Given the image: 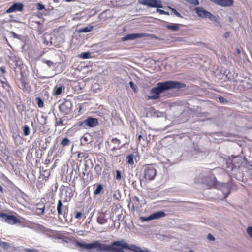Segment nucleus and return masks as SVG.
I'll list each match as a JSON object with an SVG mask.
<instances>
[{"instance_id":"49","label":"nucleus","mask_w":252,"mask_h":252,"mask_svg":"<svg viewBox=\"0 0 252 252\" xmlns=\"http://www.w3.org/2000/svg\"><path fill=\"white\" fill-rule=\"evenodd\" d=\"M0 70L3 73H5L6 72V71H5V68L4 67H1L0 68Z\"/></svg>"},{"instance_id":"64","label":"nucleus","mask_w":252,"mask_h":252,"mask_svg":"<svg viewBox=\"0 0 252 252\" xmlns=\"http://www.w3.org/2000/svg\"><path fill=\"white\" fill-rule=\"evenodd\" d=\"M85 168H86V167H87V164H85Z\"/></svg>"},{"instance_id":"20","label":"nucleus","mask_w":252,"mask_h":252,"mask_svg":"<svg viewBox=\"0 0 252 252\" xmlns=\"http://www.w3.org/2000/svg\"><path fill=\"white\" fill-rule=\"evenodd\" d=\"M41 61L43 63L46 64L49 68L52 70H55L56 68L57 62L54 63L46 59H42Z\"/></svg>"},{"instance_id":"27","label":"nucleus","mask_w":252,"mask_h":252,"mask_svg":"<svg viewBox=\"0 0 252 252\" xmlns=\"http://www.w3.org/2000/svg\"><path fill=\"white\" fill-rule=\"evenodd\" d=\"M153 116L156 118L165 117V113L159 111H154L153 112Z\"/></svg>"},{"instance_id":"56","label":"nucleus","mask_w":252,"mask_h":252,"mask_svg":"<svg viewBox=\"0 0 252 252\" xmlns=\"http://www.w3.org/2000/svg\"><path fill=\"white\" fill-rule=\"evenodd\" d=\"M117 149V147H114L112 148V150L113 151H115V150H116Z\"/></svg>"},{"instance_id":"3","label":"nucleus","mask_w":252,"mask_h":252,"mask_svg":"<svg viewBox=\"0 0 252 252\" xmlns=\"http://www.w3.org/2000/svg\"><path fill=\"white\" fill-rule=\"evenodd\" d=\"M245 160L246 158L241 156H232L231 158H229L226 161V171L231 174L240 172Z\"/></svg>"},{"instance_id":"53","label":"nucleus","mask_w":252,"mask_h":252,"mask_svg":"<svg viewBox=\"0 0 252 252\" xmlns=\"http://www.w3.org/2000/svg\"><path fill=\"white\" fill-rule=\"evenodd\" d=\"M42 118L44 119L45 120V121L44 122L43 124H46V117L45 116H44L43 115H42Z\"/></svg>"},{"instance_id":"12","label":"nucleus","mask_w":252,"mask_h":252,"mask_svg":"<svg viewBox=\"0 0 252 252\" xmlns=\"http://www.w3.org/2000/svg\"><path fill=\"white\" fill-rule=\"evenodd\" d=\"M57 211L59 216L63 215L64 217H65L67 215L68 208L66 206H63L61 200H59L58 202Z\"/></svg>"},{"instance_id":"33","label":"nucleus","mask_w":252,"mask_h":252,"mask_svg":"<svg viewBox=\"0 0 252 252\" xmlns=\"http://www.w3.org/2000/svg\"><path fill=\"white\" fill-rule=\"evenodd\" d=\"M129 85L134 93H136L137 92V86L134 84V83L133 81H130L129 82Z\"/></svg>"},{"instance_id":"21","label":"nucleus","mask_w":252,"mask_h":252,"mask_svg":"<svg viewBox=\"0 0 252 252\" xmlns=\"http://www.w3.org/2000/svg\"><path fill=\"white\" fill-rule=\"evenodd\" d=\"M105 213L101 212L97 218V222L101 225H103L107 222V219L105 217Z\"/></svg>"},{"instance_id":"35","label":"nucleus","mask_w":252,"mask_h":252,"mask_svg":"<svg viewBox=\"0 0 252 252\" xmlns=\"http://www.w3.org/2000/svg\"><path fill=\"white\" fill-rule=\"evenodd\" d=\"M244 164L242 165V168H246V169L247 170H252V165L248 163H246V161L244 162Z\"/></svg>"},{"instance_id":"48","label":"nucleus","mask_w":252,"mask_h":252,"mask_svg":"<svg viewBox=\"0 0 252 252\" xmlns=\"http://www.w3.org/2000/svg\"><path fill=\"white\" fill-rule=\"evenodd\" d=\"M229 35H230V33H229V32H225V33L224 34V35H223V37H224V38H228V37L229 36Z\"/></svg>"},{"instance_id":"26","label":"nucleus","mask_w":252,"mask_h":252,"mask_svg":"<svg viewBox=\"0 0 252 252\" xmlns=\"http://www.w3.org/2000/svg\"><path fill=\"white\" fill-rule=\"evenodd\" d=\"M134 156L132 154H130L128 155L126 157V162L130 165H132L134 164L133 161Z\"/></svg>"},{"instance_id":"4","label":"nucleus","mask_w":252,"mask_h":252,"mask_svg":"<svg viewBox=\"0 0 252 252\" xmlns=\"http://www.w3.org/2000/svg\"><path fill=\"white\" fill-rule=\"evenodd\" d=\"M210 171L207 169L201 170L197 172L195 181L200 184L206 185L209 188L214 185V179L209 176Z\"/></svg>"},{"instance_id":"30","label":"nucleus","mask_w":252,"mask_h":252,"mask_svg":"<svg viewBox=\"0 0 252 252\" xmlns=\"http://www.w3.org/2000/svg\"><path fill=\"white\" fill-rule=\"evenodd\" d=\"M71 143L70 140L67 138H64L61 142L60 144L63 147H65Z\"/></svg>"},{"instance_id":"41","label":"nucleus","mask_w":252,"mask_h":252,"mask_svg":"<svg viewBox=\"0 0 252 252\" xmlns=\"http://www.w3.org/2000/svg\"><path fill=\"white\" fill-rule=\"evenodd\" d=\"M111 142L117 145H119L120 143V140L117 138H113L111 139Z\"/></svg>"},{"instance_id":"14","label":"nucleus","mask_w":252,"mask_h":252,"mask_svg":"<svg viewBox=\"0 0 252 252\" xmlns=\"http://www.w3.org/2000/svg\"><path fill=\"white\" fill-rule=\"evenodd\" d=\"M143 36V33H130L125 35L124 37L121 38V40L123 41H126L128 40H132L137 38H141Z\"/></svg>"},{"instance_id":"55","label":"nucleus","mask_w":252,"mask_h":252,"mask_svg":"<svg viewBox=\"0 0 252 252\" xmlns=\"http://www.w3.org/2000/svg\"><path fill=\"white\" fill-rule=\"evenodd\" d=\"M229 21L232 22L233 21V19L232 17H229Z\"/></svg>"},{"instance_id":"2","label":"nucleus","mask_w":252,"mask_h":252,"mask_svg":"<svg viewBox=\"0 0 252 252\" xmlns=\"http://www.w3.org/2000/svg\"><path fill=\"white\" fill-rule=\"evenodd\" d=\"M186 87L184 83L168 80L163 82H160L157 84L156 87H153L150 91V94L152 95L146 96L147 100H156L160 98V94L167 90L181 89Z\"/></svg>"},{"instance_id":"17","label":"nucleus","mask_w":252,"mask_h":252,"mask_svg":"<svg viewBox=\"0 0 252 252\" xmlns=\"http://www.w3.org/2000/svg\"><path fill=\"white\" fill-rule=\"evenodd\" d=\"M62 194L64 192L65 200L66 201H69L73 195V190L70 187H67L65 189L63 190Z\"/></svg>"},{"instance_id":"38","label":"nucleus","mask_w":252,"mask_h":252,"mask_svg":"<svg viewBox=\"0 0 252 252\" xmlns=\"http://www.w3.org/2000/svg\"><path fill=\"white\" fill-rule=\"evenodd\" d=\"M0 246L5 249L8 248L9 244L6 242H1L0 243Z\"/></svg>"},{"instance_id":"60","label":"nucleus","mask_w":252,"mask_h":252,"mask_svg":"<svg viewBox=\"0 0 252 252\" xmlns=\"http://www.w3.org/2000/svg\"><path fill=\"white\" fill-rule=\"evenodd\" d=\"M40 78H41V79H45V78H47V77H39Z\"/></svg>"},{"instance_id":"45","label":"nucleus","mask_w":252,"mask_h":252,"mask_svg":"<svg viewBox=\"0 0 252 252\" xmlns=\"http://www.w3.org/2000/svg\"><path fill=\"white\" fill-rule=\"evenodd\" d=\"M55 125L56 126L64 125V124H63V121L62 120V119L60 118L58 121H57L56 122Z\"/></svg>"},{"instance_id":"37","label":"nucleus","mask_w":252,"mask_h":252,"mask_svg":"<svg viewBox=\"0 0 252 252\" xmlns=\"http://www.w3.org/2000/svg\"><path fill=\"white\" fill-rule=\"evenodd\" d=\"M156 11L159 13L160 14L166 15H169V13L168 12H166L163 10L160 9L159 8H157Z\"/></svg>"},{"instance_id":"25","label":"nucleus","mask_w":252,"mask_h":252,"mask_svg":"<svg viewBox=\"0 0 252 252\" xmlns=\"http://www.w3.org/2000/svg\"><path fill=\"white\" fill-rule=\"evenodd\" d=\"M78 57L82 59H87L91 58V53L89 52H82Z\"/></svg>"},{"instance_id":"62","label":"nucleus","mask_w":252,"mask_h":252,"mask_svg":"<svg viewBox=\"0 0 252 252\" xmlns=\"http://www.w3.org/2000/svg\"><path fill=\"white\" fill-rule=\"evenodd\" d=\"M181 112L180 113H181V115H183V110H181Z\"/></svg>"},{"instance_id":"18","label":"nucleus","mask_w":252,"mask_h":252,"mask_svg":"<svg viewBox=\"0 0 252 252\" xmlns=\"http://www.w3.org/2000/svg\"><path fill=\"white\" fill-rule=\"evenodd\" d=\"M64 89L65 88L63 84H57L54 88L53 94L56 96L59 95L64 91Z\"/></svg>"},{"instance_id":"39","label":"nucleus","mask_w":252,"mask_h":252,"mask_svg":"<svg viewBox=\"0 0 252 252\" xmlns=\"http://www.w3.org/2000/svg\"><path fill=\"white\" fill-rule=\"evenodd\" d=\"M121 171L120 170H117L116 171V176L115 178L117 180H120L122 178V175H121Z\"/></svg>"},{"instance_id":"47","label":"nucleus","mask_w":252,"mask_h":252,"mask_svg":"<svg viewBox=\"0 0 252 252\" xmlns=\"http://www.w3.org/2000/svg\"><path fill=\"white\" fill-rule=\"evenodd\" d=\"M207 239L209 240V241H214L215 240V237H214L213 235H212V234H208L207 235Z\"/></svg>"},{"instance_id":"42","label":"nucleus","mask_w":252,"mask_h":252,"mask_svg":"<svg viewBox=\"0 0 252 252\" xmlns=\"http://www.w3.org/2000/svg\"><path fill=\"white\" fill-rule=\"evenodd\" d=\"M45 6L42 3H38L37 4V9L38 10H42L43 9H45Z\"/></svg>"},{"instance_id":"16","label":"nucleus","mask_w":252,"mask_h":252,"mask_svg":"<svg viewBox=\"0 0 252 252\" xmlns=\"http://www.w3.org/2000/svg\"><path fill=\"white\" fill-rule=\"evenodd\" d=\"M220 190L224 195V198H226L230 194L231 187L229 184L223 183L221 185Z\"/></svg>"},{"instance_id":"44","label":"nucleus","mask_w":252,"mask_h":252,"mask_svg":"<svg viewBox=\"0 0 252 252\" xmlns=\"http://www.w3.org/2000/svg\"><path fill=\"white\" fill-rule=\"evenodd\" d=\"M82 213L81 212H76L75 213L74 217L76 219H80L81 218Z\"/></svg>"},{"instance_id":"13","label":"nucleus","mask_w":252,"mask_h":252,"mask_svg":"<svg viewBox=\"0 0 252 252\" xmlns=\"http://www.w3.org/2000/svg\"><path fill=\"white\" fill-rule=\"evenodd\" d=\"M23 6L22 3H14L6 10V13H10L16 11H22L23 9Z\"/></svg>"},{"instance_id":"8","label":"nucleus","mask_w":252,"mask_h":252,"mask_svg":"<svg viewBox=\"0 0 252 252\" xmlns=\"http://www.w3.org/2000/svg\"><path fill=\"white\" fill-rule=\"evenodd\" d=\"M72 103L70 100H65L59 105V109L61 113L68 115L72 112Z\"/></svg>"},{"instance_id":"10","label":"nucleus","mask_w":252,"mask_h":252,"mask_svg":"<svg viewBox=\"0 0 252 252\" xmlns=\"http://www.w3.org/2000/svg\"><path fill=\"white\" fill-rule=\"evenodd\" d=\"M156 175V170L151 165L146 166L144 167V178L146 180H153Z\"/></svg>"},{"instance_id":"19","label":"nucleus","mask_w":252,"mask_h":252,"mask_svg":"<svg viewBox=\"0 0 252 252\" xmlns=\"http://www.w3.org/2000/svg\"><path fill=\"white\" fill-rule=\"evenodd\" d=\"M103 190L104 187L102 184L99 183L94 185V196L100 195L103 192Z\"/></svg>"},{"instance_id":"61","label":"nucleus","mask_w":252,"mask_h":252,"mask_svg":"<svg viewBox=\"0 0 252 252\" xmlns=\"http://www.w3.org/2000/svg\"><path fill=\"white\" fill-rule=\"evenodd\" d=\"M189 252H194V251L193 250H189Z\"/></svg>"},{"instance_id":"24","label":"nucleus","mask_w":252,"mask_h":252,"mask_svg":"<svg viewBox=\"0 0 252 252\" xmlns=\"http://www.w3.org/2000/svg\"><path fill=\"white\" fill-rule=\"evenodd\" d=\"M93 26L89 25L85 27L80 28L77 30V33H86L91 32L93 29Z\"/></svg>"},{"instance_id":"22","label":"nucleus","mask_w":252,"mask_h":252,"mask_svg":"<svg viewBox=\"0 0 252 252\" xmlns=\"http://www.w3.org/2000/svg\"><path fill=\"white\" fill-rule=\"evenodd\" d=\"M166 216V213L163 211H159L151 214L153 220L159 219Z\"/></svg>"},{"instance_id":"46","label":"nucleus","mask_w":252,"mask_h":252,"mask_svg":"<svg viewBox=\"0 0 252 252\" xmlns=\"http://www.w3.org/2000/svg\"><path fill=\"white\" fill-rule=\"evenodd\" d=\"M195 112L196 113V115L197 116H202V113L201 112V110L199 108H198L196 109V110Z\"/></svg>"},{"instance_id":"36","label":"nucleus","mask_w":252,"mask_h":252,"mask_svg":"<svg viewBox=\"0 0 252 252\" xmlns=\"http://www.w3.org/2000/svg\"><path fill=\"white\" fill-rule=\"evenodd\" d=\"M246 232L249 236L252 238V226H248L246 229Z\"/></svg>"},{"instance_id":"7","label":"nucleus","mask_w":252,"mask_h":252,"mask_svg":"<svg viewBox=\"0 0 252 252\" xmlns=\"http://www.w3.org/2000/svg\"><path fill=\"white\" fill-rule=\"evenodd\" d=\"M139 4L147 6L148 7L162 8L163 4L160 0H138Z\"/></svg>"},{"instance_id":"29","label":"nucleus","mask_w":252,"mask_h":252,"mask_svg":"<svg viewBox=\"0 0 252 252\" xmlns=\"http://www.w3.org/2000/svg\"><path fill=\"white\" fill-rule=\"evenodd\" d=\"M36 103L39 108H42L44 106V102L41 98L40 97H37L36 98Z\"/></svg>"},{"instance_id":"5","label":"nucleus","mask_w":252,"mask_h":252,"mask_svg":"<svg viewBox=\"0 0 252 252\" xmlns=\"http://www.w3.org/2000/svg\"><path fill=\"white\" fill-rule=\"evenodd\" d=\"M99 122L97 118L91 116L88 117L84 120L78 123V126L82 128L88 129L94 128L98 125Z\"/></svg>"},{"instance_id":"23","label":"nucleus","mask_w":252,"mask_h":252,"mask_svg":"<svg viewBox=\"0 0 252 252\" xmlns=\"http://www.w3.org/2000/svg\"><path fill=\"white\" fill-rule=\"evenodd\" d=\"M180 26V24L170 23L166 25L165 27L169 30L175 32L179 29Z\"/></svg>"},{"instance_id":"52","label":"nucleus","mask_w":252,"mask_h":252,"mask_svg":"<svg viewBox=\"0 0 252 252\" xmlns=\"http://www.w3.org/2000/svg\"><path fill=\"white\" fill-rule=\"evenodd\" d=\"M142 135H138V140H139V141H140V140H141V139H142Z\"/></svg>"},{"instance_id":"63","label":"nucleus","mask_w":252,"mask_h":252,"mask_svg":"<svg viewBox=\"0 0 252 252\" xmlns=\"http://www.w3.org/2000/svg\"><path fill=\"white\" fill-rule=\"evenodd\" d=\"M80 155H81V154H80V153L78 154V157H80Z\"/></svg>"},{"instance_id":"1","label":"nucleus","mask_w":252,"mask_h":252,"mask_svg":"<svg viewBox=\"0 0 252 252\" xmlns=\"http://www.w3.org/2000/svg\"><path fill=\"white\" fill-rule=\"evenodd\" d=\"M76 245L82 252L86 250L88 252H125V250H126L135 252H149L147 249L143 250L135 245L129 244L124 239L114 241L110 244L102 243L97 240L90 243L77 241Z\"/></svg>"},{"instance_id":"6","label":"nucleus","mask_w":252,"mask_h":252,"mask_svg":"<svg viewBox=\"0 0 252 252\" xmlns=\"http://www.w3.org/2000/svg\"><path fill=\"white\" fill-rule=\"evenodd\" d=\"M194 10L197 16L202 18H208L210 20L217 22L218 19L216 16H214L210 12L207 11L202 7H196Z\"/></svg>"},{"instance_id":"43","label":"nucleus","mask_w":252,"mask_h":252,"mask_svg":"<svg viewBox=\"0 0 252 252\" xmlns=\"http://www.w3.org/2000/svg\"><path fill=\"white\" fill-rule=\"evenodd\" d=\"M218 99L219 101L222 104H225L227 102V100L222 96L218 97Z\"/></svg>"},{"instance_id":"9","label":"nucleus","mask_w":252,"mask_h":252,"mask_svg":"<svg viewBox=\"0 0 252 252\" xmlns=\"http://www.w3.org/2000/svg\"><path fill=\"white\" fill-rule=\"evenodd\" d=\"M0 217L2 218V220L9 224H15L20 222V220L13 215L7 214L5 213L0 212Z\"/></svg>"},{"instance_id":"28","label":"nucleus","mask_w":252,"mask_h":252,"mask_svg":"<svg viewBox=\"0 0 252 252\" xmlns=\"http://www.w3.org/2000/svg\"><path fill=\"white\" fill-rule=\"evenodd\" d=\"M23 134L24 136H28L30 133V129L29 126L27 125H24L22 127Z\"/></svg>"},{"instance_id":"11","label":"nucleus","mask_w":252,"mask_h":252,"mask_svg":"<svg viewBox=\"0 0 252 252\" xmlns=\"http://www.w3.org/2000/svg\"><path fill=\"white\" fill-rule=\"evenodd\" d=\"M213 3L219 6L228 7H230L233 5V0H210Z\"/></svg>"},{"instance_id":"40","label":"nucleus","mask_w":252,"mask_h":252,"mask_svg":"<svg viewBox=\"0 0 252 252\" xmlns=\"http://www.w3.org/2000/svg\"><path fill=\"white\" fill-rule=\"evenodd\" d=\"M171 10L172 11V13L174 14H175L176 16L181 18L182 17L181 14L179 13L175 8H171Z\"/></svg>"},{"instance_id":"59","label":"nucleus","mask_w":252,"mask_h":252,"mask_svg":"<svg viewBox=\"0 0 252 252\" xmlns=\"http://www.w3.org/2000/svg\"><path fill=\"white\" fill-rule=\"evenodd\" d=\"M237 53L240 54V49H237Z\"/></svg>"},{"instance_id":"15","label":"nucleus","mask_w":252,"mask_h":252,"mask_svg":"<svg viewBox=\"0 0 252 252\" xmlns=\"http://www.w3.org/2000/svg\"><path fill=\"white\" fill-rule=\"evenodd\" d=\"M31 228L38 233H46L51 231V230L39 224H34Z\"/></svg>"},{"instance_id":"31","label":"nucleus","mask_w":252,"mask_h":252,"mask_svg":"<svg viewBox=\"0 0 252 252\" xmlns=\"http://www.w3.org/2000/svg\"><path fill=\"white\" fill-rule=\"evenodd\" d=\"M94 171L96 173L97 176H99L101 174L102 167L99 164H96L94 167Z\"/></svg>"},{"instance_id":"58","label":"nucleus","mask_w":252,"mask_h":252,"mask_svg":"<svg viewBox=\"0 0 252 252\" xmlns=\"http://www.w3.org/2000/svg\"><path fill=\"white\" fill-rule=\"evenodd\" d=\"M83 140H84L85 141H87V138L86 137H83Z\"/></svg>"},{"instance_id":"32","label":"nucleus","mask_w":252,"mask_h":252,"mask_svg":"<svg viewBox=\"0 0 252 252\" xmlns=\"http://www.w3.org/2000/svg\"><path fill=\"white\" fill-rule=\"evenodd\" d=\"M45 206H44L43 207H41V208H37L36 209V213L38 215H42L43 214H44V213L45 212Z\"/></svg>"},{"instance_id":"50","label":"nucleus","mask_w":252,"mask_h":252,"mask_svg":"<svg viewBox=\"0 0 252 252\" xmlns=\"http://www.w3.org/2000/svg\"><path fill=\"white\" fill-rule=\"evenodd\" d=\"M17 189L18 190V191L20 192V193L23 195H26L19 188H17Z\"/></svg>"},{"instance_id":"54","label":"nucleus","mask_w":252,"mask_h":252,"mask_svg":"<svg viewBox=\"0 0 252 252\" xmlns=\"http://www.w3.org/2000/svg\"><path fill=\"white\" fill-rule=\"evenodd\" d=\"M0 191L1 192L3 191V188L1 185H0Z\"/></svg>"},{"instance_id":"34","label":"nucleus","mask_w":252,"mask_h":252,"mask_svg":"<svg viewBox=\"0 0 252 252\" xmlns=\"http://www.w3.org/2000/svg\"><path fill=\"white\" fill-rule=\"evenodd\" d=\"M140 220L143 221H147L150 220H152V217L151 216V214L148 216V217H140Z\"/></svg>"},{"instance_id":"51","label":"nucleus","mask_w":252,"mask_h":252,"mask_svg":"<svg viewBox=\"0 0 252 252\" xmlns=\"http://www.w3.org/2000/svg\"><path fill=\"white\" fill-rule=\"evenodd\" d=\"M134 199H135L136 201H137L138 202H139L140 201L139 198L138 197H137V196H134Z\"/></svg>"},{"instance_id":"57","label":"nucleus","mask_w":252,"mask_h":252,"mask_svg":"<svg viewBox=\"0 0 252 252\" xmlns=\"http://www.w3.org/2000/svg\"><path fill=\"white\" fill-rule=\"evenodd\" d=\"M74 0H66V2H71V1H73Z\"/></svg>"}]
</instances>
